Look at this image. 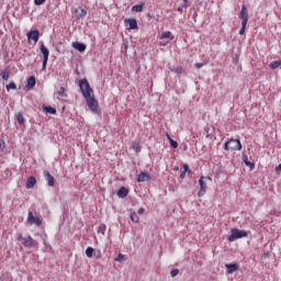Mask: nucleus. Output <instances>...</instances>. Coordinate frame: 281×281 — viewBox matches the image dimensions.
I'll return each instance as SVG.
<instances>
[{"mask_svg":"<svg viewBox=\"0 0 281 281\" xmlns=\"http://www.w3.org/2000/svg\"><path fill=\"white\" fill-rule=\"evenodd\" d=\"M188 171H182L181 173H180V179H186V173H187Z\"/></svg>","mask_w":281,"mask_h":281,"instance_id":"c03bdc74","label":"nucleus"},{"mask_svg":"<svg viewBox=\"0 0 281 281\" xmlns=\"http://www.w3.org/2000/svg\"><path fill=\"white\" fill-rule=\"evenodd\" d=\"M27 221L30 225H36V227H41L43 225V221L34 216V213H32V211L29 212Z\"/></svg>","mask_w":281,"mask_h":281,"instance_id":"423d86ee","label":"nucleus"},{"mask_svg":"<svg viewBox=\"0 0 281 281\" xmlns=\"http://www.w3.org/2000/svg\"><path fill=\"white\" fill-rule=\"evenodd\" d=\"M144 10V4H135L132 7V12H142Z\"/></svg>","mask_w":281,"mask_h":281,"instance_id":"cd10ccee","label":"nucleus"},{"mask_svg":"<svg viewBox=\"0 0 281 281\" xmlns=\"http://www.w3.org/2000/svg\"><path fill=\"white\" fill-rule=\"evenodd\" d=\"M44 111L46 113H49L50 115H56V108H52V106H44Z\"/></svg>","mask_w":281,"mask_h":281,"instance_id":"bb28decb","label":"nucleus"},{"mask_svg":"<svg viewBox=\"0 0 281 281\" xmlns=\"http://www.w3.org/2000/svg\"><path fill=\"white\" fill-rule=\"evenodd\" d=\"M241 161H244L245 166L250 168V170H254V168H256V164L249 160V156L246 153H243Z\"/></svg>","mask_w":281,"mask_h":281,"instance_id":"6e6552de","label":"nucleus"},{"mask_svg":"<svg viewBox=\"0 0 281 281\" xmlns=\"http://www.w3.org/2000/svg\"><path fill=\"white\" fill-rule=\"evenodd\" d=\"M40 52H41V54H42V56H43L44 59H49V49H47V48L45 47V44H42V45L40 46Z\"/></svg>","mask_w":281,"mask_h":281,"instance_id":"6ab92c4d","label":"nucleus"},{"mask_svg":"<svg viewBox=\"0 0 281 281\" xmlns=\"http://www.w3.org/2000/svg\"><path fill=\"white\" fill-rule=\"evenodd\" d=\"M158 38H160V41H164V38H169L170 41H173L175 35H172V32L166 31V32H162L160 35H158Z\"/></svg>","mask_w":281,"mask_h":281,"instance_id":"f3484780","label":"nucleus"},{"mask_svg":"<svg viewBox=\"0 0 281 281\" xmlns=\"http://www.w3.org/2000/svg\"><path fill=\"white\" fill-rule=\"evenodd\" d=\"M27 43L29 45H32V41L34 42V44L38 43V38L41 36V33L38 32V30H31L27 34Z\"/></svg>","mask_w":281,"mask_h":281,"instance_id":"39448f33","label":"nucleus"},{"mask_svg":"<svg viewBox=\"0 0 281 281\" xmlns=\"http://www.w3.org/2000/svg\"><path fill=\"white\" fill-rule=\"evenodd\" d=\"M105 232H106V225L101 224V225L99 226V228H98V233H99V234H102V236H104Z\"/></svg>","mask_w":281,"mask_h":281,"instance_id":"c756f323","label":"nucleus"},{"mask_svg":"<svg viewBox=\"0 0 281 281\" xmlns=\"http://www.w3.org/2000/svg\"><path fill=\"white\" fill-rule=\"evenodd\" d=\"M114 260L116 262H124V255L123 254H119V256H116Z\"/></svg>","mask_w":281,"mask_h":281,"instance_id":"f704fd0d","label":"nucleus"},{"mask_svg":"<svg viewBox=\"0 0 281 281\" xmlns=\"http://www.w3.org/2000/svg\"><path fill=\"white\" fill-rule=\"evenodd\" d=\"M124 49H125V54H126V52L128 50V42L124 43Z\"/></svg>","mask_w":281,"mask_h":281,"instance_id":"a18cd8bd","label":"nucleus"},{"mask_svg":"<svg viewBox=\"0 0 281 281\" xmlns=\"http://www.w3.org/2000/svg\"><path fill=\"white\" fill-rule=\"evenodd\" d=\"M7 91H10V89L12 90H16V83H14V81H12L11 83L5 86Z\"/></svg>","mask_w":281,"mask_h":281,"instance_id":"2f4dec72","label":"nucleus"},{"mask_svg":"<svg viewBox=\"0 0 281 281\" xmlns=\"http://www.w3.org/2000/svg\"><path fill=\"white\" fill-rule=\"evenodd\" d=\"M239 19H241V27L239 30V35L243 36V34H245V30H247V23H249V11L247 10V5L245 4L241 5Z\"/></svg>","mask_w":281,"mask_h":281,"instance_id":"f03ea898","label":"nucleus"},{"mask_svg":"<svg viewBox=\"0 0 281 281\" xmlns=\"http://www.w3.org/2000/svg\"><path fill=\"white\" fill-rule=\"evenodd\" d=\"M24 238H25V237H24L22 234H18V236H16V240H22V241H23Z\"/></svg>","mask_w":281,"mask_h":281,"instance_id":"a19ab883","label":"nucleus"},{"mask_svg":"<svg viewBox=\"0 0 281 281\" xmlns=\"http://www.w3.org/2000/svg\"><path fill=\"white\" fill-rule=\"evenodd\" d=\"M119 199H126L128 196V189L126 187H121L116 192Z\"/></svg>","mask_w":281,"mask_h":281,"instance_id":"2eb2a0df","label":"nucleus"},{"mask_svg":"<svg viewBox=\"0 0 281 281\" xmlns=\"http://www.w3.org/2000/svg\"><path fill=\"white\" fill-rule=\"evenodd\" d=\"M79 89L90 111H92V113H94L95 115H100L102 113L100 111V104L98 103V100H95L93 88H91V85L89 83V80H87V78H83L79 81Z\"/></svg>","mask_w":281,"mask_h":281,"instance_id":"f257e3e1","label":"nucleus"},{"mask_svg":"<svg viewBox=\"0 0 281 281\" xmlns=\"http://www.w3.org/2000/svg\"><path fill=\"white\" fill-rule=\"evenodd\" d=\"M144 212H146V209H144V207L138 209V214L139 215L144 214Z\"/></svg>","mask_w":281,"mask_h":281,"instance_id":"37998d69","label":"nucleus"},{"mask_svg":"<svg viewBox=\"0 0 281 281\" xmlns=\"http://www.w3.org/2000/svg\"><path fill=\"white\" fill-rule=\"evenodd\" d=\"M0 78L2 80H10V71L8 69L0 70Z\"/></svg>","mask_w":281,"mask_h":281,"instance_id":"5701e85b","label":"nucleus"},{"mask_svg":"<svg viewBox=\"0 0 281 281\" xmlns=\"http://www.w3.org/2000/svg\"><path fill=\"white\" fill-rule=\"evenodd\" d=\"M44 178H45V181H47V186H49V188H53L55 183V179H54V176H52V173H49L48 170L44 171Z\"/></svg>","mask_w":281,"mask_h":281,"instance_id":"9d476101","label":"nucleus"},{"mask_svg":"<svg viewBox=\"0 0 281 281\" xmlns=\"http://www.w3.org/2000/svg\"><path fill=\"white\" fill-rule=\"evenodd\" d=\"M33 87H36V77L31 76L26 81V89L30 91Z\"/></svg>","mask_w":281,"mask_h":281,"instance_id":"dca6fc26","label":"nucleus"},{"mask_svg":"<svg viewBox=\"0 0 281 281\" xmlns=\"http://www.w3.org/2000/svg\"><path fill=\"white\" fill-rule=\"evenodd\" d=\"M247 236H249V233H247V231L232 228L231 235H228V243H234V240H238V238H247Z\"/></svg>","mask_w":281,"mask_h":281,"instance_id":"7ed1b4c3","label":"nucleus"},{"mask_svg":"<svg viewBox=\"0 0 281 281\" xmlns=\"http://www.w3.org/2000/svg\"><path fill=\"white\" fill-rule=\"evenodd\" d=\"M75 14L77 19H82V16H87V10L78 8L76 9Z\"/></svg>","mask_w":281,"mask_h":281,"instance_id":"aec40b11","label":"nucleus"},{"mask_svg":"<svg viewBox=\"0 0 281 281\" xmlns=\"http://www.w3.org/2000/svg\"><path fill=\"white\" fill-rule=\"evenodd\" d=\"M22 245L27 247V249H32V247H34V238H32V236L25 237L22 239Z\"/></svg>","mask_w":281,"mask_h":281,"instance_id":"ddd939ff","label":"nucleus"},{"mask_svg":"<svg viewBox=\"0 0 281 281\" xmlns=\"http://www.w3.org/2000/svg\"><path fill=\"white\" fill-rule=\"evenodd\" d=\"M150 179H151L150 173L143 171L138 175L137 182L144 183V181H150Z\"/></svg>","mask_w":281,"mask_h":281,"instance_id":"1a4fd4ad","label":"nucleus"},{"mask_svg":"<svg viewBox=\"0 0 281 281\" xmlns=\"http://www.w3.org/2000/svg\"><path fill=\"white\" fill-rule=\"evenodd\" d=\"M270 69H278V67H281V60H274L269 64Z\"/></svg>","mask_w":281,"mask_h":281,"instance_id":"a878e982","label":"nucleus"},{"mask_svg":"<svg viewBox=\"0 0 281 281\" xmlns=\"http://www.w3.org/2000/svg\"><path fill=\"white\" fill-rule=\"evenodd\" d=\"M183 171H184V172H191L190 166H188V164H184V165H183Z\"/></svg>","mask_w":281,"mask_h":281,"instance_id":"58836bf2","label":"nucleus"},{"mask_svg":"<svg viewBox=\"0 0 281 281\" xmlns=\"http://www.w3.org/2000/svg\"><path fill=\"white\" fill-rule=\"evenodd\" d=\"M0 153H5V140L0 139Z\"/></svg>","mask_w":281,"mask_h":281,"instance_id":"72a5a7b5","label":"nucleus"},{"mask_svg":"<svg viewBox=\"0 0 281 281\" xmlns=\"http://www.w3.org/2000/svg\"><path fill=\"white\" fill-rule=\"evenodd\" d=\"M224 150H243V144L238 138H231L224 144Z\"/></svg>","mask_w":281,"mask_h":281,"instance_id":"20e7f679","label":"nucleus"},{"mask_svg":"<svg viewBox=\"0 0 281 281\" xmlns=\"http://www.w3.org/2000/svg\"><path fill=\"white\" fill-rule=\"evenodd\" d=\"M133 148H134V150H136V153H138V150H139V148H140V147H139V144H134V145H133Z\"/></svg>","mask_w":281,"mask_h":281,"instance_id":"79ce46f5","label":"nucleus"},{"mask_svg":"<svg viewBox=\"0 0 281 281\" xmlns=\"http://www.w3.org/2000/svg\"><path fill=\"white\" fill-rule=\"evenodd\" d=\"M125 24L127 30H137V19H126Z\"/></svg>","mask_w":281,"mask_h":281,"instance_id":"9b49d317","label":"nucleus"},{"mask_svg":"<svg viewBox=\"0 0 281 281\" xmlns=\"http://www.w3.org/2000/svg\"><path fill=\"white\" fill-rule=\"evenodd\" d=\"M204 181H212V177L210 176L204 177Z\"/></svg>","mask_w":281,"mask_h":281,"instance_id":"49530a36","label":"nucleus"},{"mask_svg":"<svg viewBox=\"0 0 281 281\" xmlns=\"http://www.w3.org/2000/svg\"><path fill=\"white\" fill-rule=\"evenodd\" d=\"M170 276H171V278H177V276H179V269L171 270Z\"/></svg>","mask_w":281,"mask_h":281,"instance_id":"c9c22d12","label":"nucleus"},{"mask_svg":"<svg viewBox=\"0 0 281 281\" xmlns=\"http://www.w3.org/2000/svg\"><path fill=\"white\" fill-rule=\"evenodd\" d=\"M175 170H179V167H175Z\"/></svg>","mask_w":281,"mask_h":281,"instance_id":"09e8293b","label":"nucleus"},{"mask_svg":"<svg viewBox=\"0 0 281 281\" xmlns=\"http://www.w3.org/2000/svg\"><path fill=\"white\" fill-rule=\"evenodd\" d=\"M15 121L18 124H25V117L23 116V112H19L15 114Z\"/></svg>","mask_w":281,"mask_h":281,"instance_id":"4be33fe9","label":"nucleus"},{"mask_svg":"<svg viewBox=\"0 0 281 281\" xmlns=\"http://www.w3.org/2000/svg\"><path fill=\"white\" fill-rule=\"evenodd\" d=\"M47 0H34L35 5H43Z\"/></svg>","mask_w":281,"mask_h":281,"instance_id":"4c0bfd02","label":"nucleus"},{"mask_svg":"<svg viewBox=\"0 0 281 281\" xmlns=\"http://www.w3.org/2000/svg\"><path fill=\"white\" fill-rule=\"evenodd\" d=\"M190 8V0H183V3L177 8V12H183V10H188Z\"/></svg>","mask_w":281,"mask_h":281,"instance_id":"412c9836","label":"nucleus"},{"mask_svg":"<svg viewBox=\"0 0 281 281\" xmlns=\"http://www.w3.org/2000/svg\"><path fill=\"white\" fill-rule=\"evenodd\" d=\"M200 191L198 192V196H204L205 192H207V184H205V176H202L199 179Z\"/></svg>","mask_w":281,"mask_h":281,"instance_id":"0eeeda50","label":"nucleus"},{"mask_svg":"<svg viewBox=\"0 0 281 281\" xmlns=\"http://www.w3.org/2000/svg\"><path fill=\"white\" fill-rule=\"evenodd\" d=\"M49 59H45V58H43V63H42V71H45V69H47V61H48Z\"/></svg>","mask_w":281,"mask_h":281,"instance_id":"e433bc0d","label":"nucleus"},{"mask_svg":"<svg viewBox=\"0 0 281 281\" xmlns=\"http://www.w3.org/2000/svg\"><path fill=\"white\" fill-rule=\"evenodd\" d=\"M172 71H175V74H177L178 76H181V74H183V68L182 67H175L172 69Z\"/></svg>","mask_w":281,"mask_h":281,"instance_id":"473e14b6","label":"nucleus"},{"mask_svg":"<svg viewBox=\"0 0 281 281\" xmlns=\"http://www.w3.org/2000/svg\"><path fill=\"white\" fill-rule=\"evenodd\" d=\"M196 16H198V13H196V12H194V14H193L194 23H196Z\"/></svg>","mask_w":281,"mask_h":281,"instance_id":"de8ad7c7","label":"nucleus"},{"mask_svg":"<svg viewBox=\"0 0 281 281\" xmlns=\"http://www.w3.org/2000/svg\"><path fill=\"white\" fill-rule=\"evenodd\" d=\"M166 137L169 139L171 148H179V143H177V140L172 139L168 134H166Z\"/></svg>","mask_w":281,"mask_h":281,"instance_id":"b1692460","label":"nucleus"},{"mask_svg":"<svg viewBox=\"0 0 281 281\" xmlns=\"http://www.w3.org/2000/svg\"><path fill=\"white\" fill-rule=\"evenodd\" d=\"M36 186V178L35 177H29L26 180V188L27 190H32Z\"/></svg>","mask_w":281,"mask_h":281,"instance_id":"a211bd4d","label":"nucleus"},{"mask_svg":"<svg viewBox=\"0 0 281 281\" xmlns=\"http://www.w3.org/2000/svg\"><path fill=\"white\" fill-rule=\"evenodd\" d=\"M204 66H205L204 63H196V64H195V68H196V69H201V68L204 67Z\"/></svg>","mask_w":281,"mask_h":281,"instance_id":"ea45409f","label":"nucleus"},{"mask_svg":"<svg viewBox=\"0 0 281 281\" xmlns=\"http://www.w3.org/2000/svg\"><path fill=\"white\" fill-rule=\"evenodd\" d=\"M72 47L77 49V52H87V45L85 43L74 42Z\"/></svg>","mask_w":281,"mask_h":281,"instance_id":"4468645a","label":"nucleus"},{"mask_svg":"<svg viewBox=\"0 0 281 281\" xmlns=\"http://www.w3.org/2000/svg\"><path fill=\"white\" fill-rule=\"evenodd\" d=\"M66 89L65 87H60V89L57 91V94L60 95V98H67V94L65 93Z\"/></svg>","mask_w":281,"mask_h":281,"instance_id":"7c9ffc66","label":"nucleus"},{"mask_svg":"<svg viewBox=\"0 0 281 281\" xmlns=\"http://www.w3.org/2000/svg\"><path fill=\"white\" fill-rule=\"evenodd\" d=\"M226 271L227 273H236L240 269V266L238 263H226Z\"/></svg>","mask_w":281,"mask_h":281,"instance_id":"f8f14e48","label":"nucleus"},{"mask_svg":"<svg viewBox=\"0 0 281 281\" xmlns=\"http://www.w3.org/2000/svg\"><path fill=\"white\" fill-rule=\"evenodd\" d=\"M93 251H94L93 247H88V248L86 249V256H87V258H93Z\"/></svg>","mask_w":281,"mask_h":281,"instance_id":"c85d7f7f","label":"nucleus"},{"mask_svg":"<svg viewBox=\"0 0 281 281\" xmlns=\"http://www.w3.org/2000/svg\"><path fill=\"white\" fill-rule=\"evenodd\" d=\"M130 218H131L132 223H139V216L137 215V213L135 211H133L131 213Z\"/></svg>","mask_w":281,"mask_h":281,"instance_id":"393cba45","label":"nucleus"}]
</instances>
